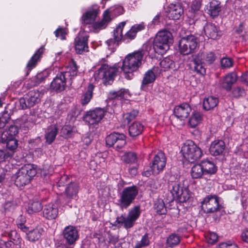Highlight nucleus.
Returning <instances> with one entry per match:
<instances>
[{
	"label": "nucleus",
	"instance_id": "1",
	"mask_svg": "<svg viewBox=\"0 0 248 248\" xmlns=\"http://www.w3.org/2000/svg\"><path fill=\"white\" fill-rule=\"evenodd\" d=\"M144 53L143 49L136 50L128 54L123 61L122 69L125 74V78L131 80L133 73L139 71L142 64Z\"/></svg>",
	"mask_w": 248,
	"mask_h": 248
},
{
	"label": "nucleus",
	"instance_id": "2",
	"mask_svg": "<svg viewBox=\"0 0 248 248\" xmlns=\"http://www.w3.org/2000/svg\"><path fill=\"white\" fill-rule=\"evenodd\" d=\"M169 189L171 196L167 199L168 203H184L190 199L191 194L188 186L184 183L175 182L170 184Z\"/></svg>",
	"mask_w": 248,
	"mask_h": 248
},
{
	"label": "nucleus",
	"instance_id": "3",
	"mask_svg": "<svg viewBox=\"0 0 248 248\" xmlns=\"http://www.w3.org/2000/svg\"><path fill=\"white\" fill-rule=\"evenodd\" d=\"M173 42L171 33L167 30L159 31L153 41V48L155 53L163 55L170 48Z\"/></svg>",
	"mask_w": 248,
	"mask_h": 248
},
{
	"label": "nucleus",
	"instance_id": "4",
	"mask_svg": "<svg viewBox=\"0 0 248 248\" xmlns=\"http://www.w3.org/2000/svg\"><path fill=\"white\" fill-rule=\"evenodd\" d=\"M36 173V169L34 165H25L15 174V184L18 187L24 186L31 183Z\"/></svg>",
	"mask_w": 248,
	"mask_h": 248
},
{
	"label": "nucleus",
	"instance_id": "5",
	"mask_svg": "<svg viewBox=\"0 0 248 248\" xmlns=\"http://www.w3.org/2000/svg\"><path fill=\"white\" fill-rule=\"evenodd\" d=\"M118 69L116 65L111 66L108 64H102L93 74L95 81L102 80L104 85H111L116 76Z\"/></svg>",
	"mask_w": 248,
	"mask_h": 248
},
{
	"label": "nucleus",
	"instance_id": "6",
	"mask_svg": "<svg viewBox=\"0 0 248 248\" xmlns=\"http://www.w3.org/2000/svg\"><path fill=\"white\" fill-rule=\"evenodd\" d=\"M182 152L185 159L191 163L198 160L203 155L201 149L191 140L185 142L182 148Z\"/></svg>",
	"mask_w": 248,
	"mask_h": 248
},
{
	"label": "nucleus",
	"instance_id": "7",
	"mask_svg": "<svg viewBox=\"0 0 248 248\" xmlns=\"http://www.w3.org/2000/svg\"><path fill=\"white\" fill-rule=\"evenodd\" d=\"M138 193L139 188L135 185L124 187L119 194L118 205L122 208H127L133 202Z\"/></svg>",
	"mask_w": 248,
	"mask_h": 248
},
{
	"label": "nucleus",
	"instance_id": "8",
	"mask_svg": "<svg viewBox=\"0 0 248 248\" xmlns=\"http://www.w3.org/2000/svg\"><path fill=\"white\" fill-rule=\"evenodd\" d=\"M202 210L206 213H213L219 211L224 212L223 207L219 203V198L215 195H207L201 202Z\"/></svg>",
	"mask_w": 248,
	"mask_h": 248
},
{
	"label": "nucleus",
	"instance_id": "9",
	"mask_svg": "<svg viewBox=\"0 0 248 248\" xmlns=\"http://www.w3.org/2000/svg\"><path fill=\"white\" fill-rule=\"evenodd\" d=\"M179 46L181 54L188 55L193 53L198 47V39L193 35L183 37L179 41Z\"/></svg>",
	"mask_w": 248,
	"mask_h": 248
},
{
	"label": "nucleus",
	"instance_id": "10",
	"mask_svg": "<svg viewBox=\"0 0 248 248\" xmlns=\"http://www.w3.org/2000/svg\"><path fill=\"white\" fill-rule=\"evenodd\" d=\"M19 125L24 130H28L31 126V123L27 118V116H23L20 119L17 120L14 124L11 125L5 132L6 134L2 135L3 137L8 138H16L19 133Z\"/></svg>",
	"mask_w": 248,
	"mask_h": 248
},
{
	"label": "nucleus",
	"instance_id": "11",
	"mask_svg": "<svg viewBox=\"0 0 248 248\" xmlns=\"http://www.w3.org/2000/svg\"><path fill=\"white\" fill-rule=\"evenodd\" d=\"M41 93L36 90L30 91L25 96L19 100L20 107L25 109L34 106L40 101Z\"/></svg>",
	"mask_w": 248,
	"mask_h": 248
},
{
	"label": "nucleus",
	"instance_id": "12",
	"mask_svg": "<svg viewBox=\"0 0 248 248\" xmlns=\"http://www.w3.org/2000/svg\"><path fill=\"white\" fill-rule=\"evenodd\" d=\"M19 220L16 222L18 228L21 229L22 231L25 232L26 239L31 242H35L38 241L41 237L44 230L41 227H36L33 229L29 230V229L25 224V220Z\"/></svg>",
	"mask_w": 248,
	"mask_h": 248
},
{
	"label": "nucleus",
	"instance_id": "13",
	"mask_svg": "<svg viewBox=\"0 0 248 248\" xmlns=\"http://www.w3.org/2000/svg\"><path fill=\"white\" fill-rule=\"evenodd\" d=\"M67 75L59 71L53 78L50 85V89L57 93L63 91L66 87L67 83L72 84V81L68 78Z\"/></svg>",
	"mask_w": 248,
	"mask_h": 248
},
{
	"label": "nucleus",
	"instance_id": "14",
	"mask_svg": "<svg viewBox=\"0 0 248 248\" xmlns=\"http://www.w3.org/2000/svg\"><path fill=\"white\" fill-rule=\"evenodd\" d=\"M126 136L123 133L113 132L106 137V143L119 151L126 144Z\"/></svg>",
	"mask_w": 248,
	"mask_h": 248
},
{
	"label": "nucleus",
	"instance_id": "15",
	"mask_svg": "<svg viewBox=\"0 0 248 248\" xmlns=\"http://www.w3.org/2000/svg\"><path fill=\"white\" fill-rule=\"evenodd\" d=\"M106 112L105 108H96L87 111L83 117V120L89 125L97 124L102 120Z\"/></svg>",
	"mask_w": 248,
	"mask_h": 248
},
{
	"label": "nucleus",
	"instance_id": "16",
	"mask_svg": "<svg viewBox=\"0 0 248 248\" xmlns=\"http://www.w3.org/2000/svg\"><path fill=\"white\" fill-rule=\"evenodd\" d=\"M89 36L85 32L79 33L75 38L74 47L76 53L82 54L89 52L88 39Z\"/></svg>",
	"mask_w": 248,
	"mask_h": 248
},
{
	"label": "nucleus",
	"instance_id": "17",
	"mask_svg": "<svg viewBox=\"0 0 248 248\" xmlns=\"http://www.w3.org/2000/svg\"><path fill=\"white\" fill-rule=\"evenodd\" d=\"M166 12L170 19H180L184 15L183 4L180 1H174L167 6Z\"/></svg>",
	"mask_w": 248,
	"mask_h": 248
},
{
	"label": "nucleus",
	"instance_id": "18",
	"mask_svg": "<svg viewBox=\"0 0 248 248\" xmlns=\"http://www.w3.org/2000/svg\"><path fill=\"white\" fill-rule=\"evenodd\" d=\"M100 12V6L98 5L93 4L90 6L81 16L82 23L85 25L93 23L95 21Z\"/></svg>",
	"mask_w": 248,
	"mask_h": 248
},
{
	"label": "nucleus",
	"instance_id": "19",
	"mask_svg": "<svg viewBox=\"0 0 248 248\" xmlns=\"http://www.w3.org/2000/svg\"><path fill=\"white\" fill-rule=\"evenodd\" d=\"M167 158L165 154L161 151H159L154 156L152 163L154 171L155 173L159 174L162 172L166 165Z\"/></svg>",
	"mask_w": 248,
	"mask_h": 248
},
{
	"label": "nucleus",
	"instance_id": "20",
	"mask_svg": "<svg viewBox=\"0 0 248 248\" xmlns=\"http://www.w3.org/2000/svg\"><path fill=\"white\" fill-rule=\"evenodd\" d=\"M190 65L191 68L197 74L202 76L206 74V69L202 62V54L200 52L192 55Z\"/></svg>",
	"mask_w": 248,
	"mask_h": 248
},
{
	"label": "nucleus",
	"instance_id": "21",
	"mask_svg": "<svg viewBox=\"0 0 248 248\" xmlns=\"http://www.w3.org/2000/svg\"><path fill=\"white\" fill-rule=\"evenodd\" d=\"M44 51L45 47L44 46H42L37 49V50L31 58L25 69L26 76H28L31 71L36 67L37 65V63L40 61Z\"/></svg>",
	"mask_w": 248,
	"mask_h": 248
},
{
	"label": "nucleus",
	"instance_id": "22",
	"mask_svg": "<svg viewBox=\"0 0 248 248\" xmlns=\"http://www.w3.org/2000/svg\"><path fill=\"white\" fill-rule=\"evenodd\" d=\"M191 108L187 103H183L176 106L173 109V114L180 121H184L189 115Z\"/></svg>",
	"mask_w": 248,
	"mask_h": 248
},
{
	"label": "nucleus",
	"instance_id": "23",
	"mask_svg": "<svg viewBox=\"0 0 248 248\" xmlns=\"http://www.w3.org/2000/svg\"><path fill=\"white\" fill-rule=\"evenodd\" d=\"M226 149V144L221 140H215L213 141L209 147V152L212 156H220L224 155Z\"/></svg>",
	"mask_w": 248,
	"mask_h": 248
},
{
	"label": "nucleus",
	"instance_id": "24",
	"mask_svg": "<svg viewBox=\"0 0 248 248\" xmlns=\"http://www.w3.org/2000/svg\"><path fill=\"white\" fill-rule=\"evenodd\" d=\"M145 26L144 22L134 25L124 35L123 41L125 43H129L134 40L137 36V33L145 30Z\"/></svg>",
	"mask_w": 248,
	"mask_h": 248
},
{
	"label": "nucleus",
	"instance_id": "25",
	"mask_svg": "<svg viewBox=\"0 0 248 248\" xmlns=\"http://www.w3.org/2000/svg\"><path fill=\"white\" fill-rule=\"evenodd\" d=\"M63 235L68 245L74 244L78 238V231L73 226L65 227L63 232Z\"/></svg>",
	"mask_w": 248,
	"mask_h": 248
},
{
	"label": "nucleus",
	"instance_id": "26",
	"mask_svg": "<svg viewBox=\"0 0 248 248\" xmlns=\"http://www.w3.org/2000/svg\"><path fill=\"white\" fill-rule=\"evenodd\" d=\"M237 76L235 72H232L227 74L223 77L220 82L221 87L227 92L232 90V85L236 82Z\"/></svg>",
	"mask_w": 248,
	"mask_h": 248
},
{
	"label": "nucleus",
	"instance_id": "27",
	"mask_svg": "<svg viewBox=\"0 0 248 248\" xmlns=\"http://www.w3.org/2000/svg\"><path fill=\"white\" fill-rule=\"evenodd\" d=\"M205 35L209 39L214 40L218 39L220 35L219 34V28L212 23H206L203 27Z\"/></svg>",
	"mask_w": 248,
	"mask_h": 248
},
{
	"label": "nucleus",
	"instance_id": "28",
	"mask_svg": "<svg viewBox=\"0 0 248 248\" xmlns=\"http://www.w3.org/2000/svg\"><path fill=\"white\" fill-rule=\"evenodd\" d=\"M220 2L217 0H212L206 5V11L211 17L214 18L218 16L221 10Z\"/></svg>",
	"mask_w": 248,
	"mask_h": 248
},
{
	"label": "nucleus",
	"instance_id": "29",
	"mask_svg": "<svg viewBox=\"0 0 248 248\" xmlns=\"http://www.w3.org/2000/svg\"><path fill=\"white\" fill-rule=\"evenodd\" d=\"M155 68L147 70L144 74L140 85V89L147 91L149 84L153 83L156 79L154 72Z\"/></svg>",
	"mask_w": 248,
	"mask_h": 248
},
{
	"label": "nucleus",
	"instance_id": "30",
	"mask_svg": "<svg viewBox=\"0 0 248 248\" xmlns=\"http://www.w3.org/2000/svg\"><path fill=\"white\" fill-rule=\"evenodd\" d=\"M124 12V10L123 6L119 5H115L106 9L104 12L103 15L108 18H109V21H111L112 19L123 14Z\"/></svg>",
	"mask_w": 248,
	"mask_h": 248
},
{
	"label": "nucleus",
	"instance_id": "31",
	"mask_svg": "<svg viewBox=\"0 0 248 248\" xmlns=\"http://www.w3.org/2000/svg\"><path fill=\"white\" fill-rule=\"evenodd\" d=\"M144 129V126L140 122L135 121L129 125L128 127V134L133 139L142 134Z\"/></svg>",
	"mask_w": 248,
	"mask_h": 248
},
{
	"label": "nucleus",
	"instance_id": "32",
	"mask_svg": "<svg viewBox=\"0 0 248 248\" xmlns=\"http://www.w3.org/2000/svg\"><path fill=\"white\" fill-rule=\"evenodd\" d=\"M137 218H112L110 223L114 226L120 227L124 226L126 228L133 226Z\"/></svg>",
	"mask_w": 248,
	"mask_h": 248
},
{
	"label": "nucleus",
	"instance_id": "33",
	"mask_svg": "<svg viewBox=\"0 0 248 248\" xmlns=\"http://www.w3.org/2000/svg\"><path fill=\"white\" fill-rule=\"evenodd\" d=\"M200 164L202 168L205 175H213L216 173L217 170V167L211 160L206 159L202 160Z\"/></svg>",
	"mask_w": 248,
	"mask_h": 248
},
{
	"label": "nucleus",
	"instance_id": "34",
	"mask_svg": "<svg viewBox=\"0 0 248 248\" xmlns=\"http://www.w3.org/2000/svg\"><path fill=\"white\" fill-rule=\"evenodd\" d=\"M130 96L129 91L128 89L122 88L118 91H110L108 94L109 100H121L126 98Z\"/></svg>",
	"mask_w": 248,
	"mask_h": 248
},
{
	"label": "nucleus",
	"instance_id": "35",
	"mask_svg": "<svg viewBox=\"0 0 248 248\" xmlns=\"http://www.w3.org/2000/svg\"><path fill=\"white\" fill-rule=\"evenodd\" d=\"M79 189V185L76 182L68 184L64 190V194L68 199H76L78 197Z\"/></svg>",
	"mask_w": 248,
	"mask_h": 248
},
{
	"label": "nucleus",
	"instance_id": "36",
	"mask_svg": "<svg viewBox=\"0 0 248 248\" xmlns=\"http://www.w3.org/2000/svg\"><path fill=\"white\" fill-rule=\"evenodd\" d=\"M78 69V66L77 65L76 62L73 59H72L66 67V70L61 71V72L65 75H67L68 76V78L72 81L73 78L77 76Z\"/></svg>",
	"mask_w": 248,
	"mask_h": 248
},
{
	"label": "nucleus",
	"instance_id": "37",
	"mask_svg": "<svg viewBox=\"0 0 248 248\" xmlns=\"http://www.w3.org/2000/svg\"><path fill=\"white\" fill-rule=\"evenodd\" d=\"M95 86L92 83H89L85 91L82 94L80 103L83 106H86L89 104L93 97V92L94 90Z\"/></svg>",
	"mask_w": 248,
	"mask_h": 248
},
{
	"label": "nucleus",
	"instance_id": "38",
	"mask_svg": "<svg viewBox=\"0 0 248 248\" xmlns=\"http://www.w3.org/2000/svg\"><path fill=\"white\" fill-rule=\"evenodd\" d=\"M58 133V128L56 124H51L47 128L45 134L46 142L48 144H52L55 140Z\"/></svg>",
	"mask_w": 248,
	"mask_h": 248
},
{
	"label": "nucleus",
	"instance_id": "39",
	"mask_svg": "<svg viewBox=\"0 0 248 248\" xmlns=\"http://www.w3.org/2000/svg\"><path fill=\"white\" fill-rule=\"evenodd\" d=\"M2 143L6 144L7 150L9 152H12V155H14L16 150L18 147V141L16 138H8L2 137L1 139Z\"/></svg>",
	"mask_w": 248,
	"mask_h": 248
},
{
	"label": "nucleus",
	"instance_id": "40",
	"mask_svg": "<svg viewBox=\"0 0 248 248\" xmlns=\"http://www.w3.org/2000/svg\"><path fill=\"white\" fill-rule=\"evenodd\" d=\"M218 103L217 97L209 96L205 98L203 101V108L205 110H209L215 108Z\"/></svg>",
	"mask_w": 248,
	"mask_h": 248
},
{
	"label": "nucleus",
	"instance_id": "41",
	"mask_svg": "<svg viewBox=\"0 0 248 248\" xmlns=\"http://www.w3.org/2000/svg\"><path fill=\"white\" fill-rule=\"evenodd\" d=\"M190 173L193 179H201L205 175L200 163L195 164L192 167Z\"/></svg>",
	"mask_w": 248,
	"mask_h": 248
},
{
	"label": "nucleus",
	"instance_id": "42",
	"mask_svg": "<svg viewBox=\"0 0 248 248\" xmlns=\"http://www.w3.org/2000/svg\"><path fill=\"white\" fill-rule=\"evenodd\" d=\"M110 22L109 19L103 14V18L101 21L93 22V28L94 31L98 32L100 31L105 29Z\"/></svg>",
	"mask_w": 248,
	"mask_h": 248
},
{
	"label": "nucleus",
	"instance_id": "43",
	"mask_svg": "<svg viewBox=\"0 0 248 248\" xmlns=\"http://www.w3.org/2000/svg\"><path fill=\"white\" fill-rule=\"evenodd\" d=\"M202 119L201 113L200 112L194 111L189 119L188 124L191 127L195 128L201 123Z\"/></svg>",
	"mask_w": 248,
	"mask_h": 248
},
{
	"label": "nucleus",
	"instance_id": "44",
	"mask_svg": "<svg viewBox=\"0 0 248 248\" xmlns=\"http://www.w3.org/2000/svg\"><path fill=\"white\" fill-rule=\"evenodd\" d=\"M125 24V21L120 22L113 31V37L120 42L122 40L123 41L124 36L123 35V31Z\"/></svg>",
	"mask_w": 248,
	"mask_h": 248
},
{
	"label": "nucleus",
	"instance_id": "45",
	"mask_svg": "<svg viewBox=\"0 0 248 248\" xmlns=\"http://www.w3.org/2000/svg\"><path fill=\"white\" fill-rule=\"evenodd\" d=\"M124 162L126 164H137L138 158L137 155L134 152H128L125 153L123 156Z\"/></svg>",
	"mask_w": 248,
	"mask_h": 248
},
{
	"label": "nucleus",
	"instance_id": "46",
	"mask_svg": "<svg viewBox=\"0 0 248 248\" xmlns=\"http://www.w3.org/2000/svg\"><path fill=\"white\" fill-rule=\"evenodd\" d=\"M202 54V60L207 64L210 65L214 63L217 58L215 53L213 51H209Z\"/></svg>",
	"mask_w": 248,
	"mask_h": 248
},
{
	"label": "nucleus",
	"instance_id": "47",
	"mask_svg": "<svg viewBox=\"0 0 248 248\" xmlns=\"http://www.w3.org/2000/svg\"><path fill=\"white\" fill-rule=\"evenodd\" d=\"M42 209V205L40 202L38 201L33 202L30 205L27 209L29 214L31 215L33 213L37 212Z\"/></svg>",
	"mask_w": 248,
	"mask_h": 248
},
{
	"label": "nucleus",
	"instance_id": "48",
	"mask_svg": "<svg viewBox=\"0 0 248 248\" xmlns=\"http://www.w3.org/2000/svg\"><path fill=\"white\" fill-rule=\"evenodd\" d=\"M58 210L56 208L48 207L45 208L43 211L44 217H57Z\"/></svg>",
	"mask_w": 248,
	"mask_h": 248
},
{
	"label": "nucleus",
	"instance_id": "49",
	"mask_svg": "<svg viewBox=\"0 0 248 248\" xmlns=\"http://www.w3.org/2000/svg\"><path fill=\"white\" fill-rule=\"evenodd\" d=\"M13 155L12 152L7 149H0V162L9 161Z\"/></svg>",
	"mask_w": 248,
	"mask_h": 248
},
{
	"label": "nucleus",
	"instance_id": "50",
	"mask_svg": "<svg viewBox=\"0 0 248 248\" xmlns=\"http://www.w3.org/2000/svg\"><path fill=\"white\" fill-rule=\"evenodd\" d=\"M73 132V127L70 124H65L61 129L62 136L65 139L70 138Z\"/></svg>",
	"mask_w": 248,
	"mask_h": 248
},
{
	"label": "nucleus",
	"instance_id": "51",
	"mask_svg": "<svg viewBox=\"0 0 248 248\" xmlns=\"http://www.w3.org/2000/svg\"><path fill=\"white\" fill-rule=\"evenodd\" d=\"M150 244V239L147 233L142 236L140 241H138L134 248H142L148 246Z\"/></svg>",
	"mask_w": 248,
	"mask_h": 248
},
{
	"label": "nucleus",
	"instance_id": "52",
	"mask_svg": "<svg viewBox=\"0 0 248 248\" xmlns=\"http://www.w3.org/2000/svg\"><path fill=\"white\" fill-rule=\"evenodd\" d=\"M160 65L165 69L173 68L175 67V63L170 58L166 57L160 62Z\"/></svg>",
	"mask_w": 248,
	"mask_h": 248
},
{
	"label": "nucleus",
	"instance_id": "53",
	"mask_svg": "<svg viewBox=\"0 0 248 248\" xmlns=\"http://www.w3.org/2000/svg\"><path fill=\"white\" fill-rule=\"evenodd\" d=\"M11 119V116L8 111L3 112L0 116V129L3 128L8 123Z\"/></svg>",
	"mask_w": 248,
	"mask_h": 248
},
{
	"label": "nucleus",
	"instance_id": "54",
	"mask_svg": "<svg viewBox=\"0 0 248 248\" xmlns=\"http://www.w3.org/2000/svg\"><path fill=\"white\" fill-rule=\"evenodd\" d=\"M180 241V236L176 234H171L167 239V244L170 247L178 245Z\"/></svg>",
	"mask_w": 248,
	"mask_h": 248
},
{
	"label": "nucleus",
	"instance_id": "55",
	"mask_svg": "<svg viewBox=\"0 0 248 248\" xmlns=\"http://www.w3.org/2000/svg\"><path fill=\"white\" fill-rule=\"evenodd\" d=\"M232 96L236 98L243 97L246 94L245 90L241 86H236L232 90Z\"/></svg>",
	"mask_w": 248,
	"mask_h": 248
},
{
	"label": "nucleus",
	"instance_id": "56",
	"mask_svg": "<svg viewBox=\"0 0 248 248\" xmlns=\"http://www.w3.org/2000/svg\"><path fill=\"white\" fill-rule=\"evenodd\" d=\"M141 174L143 176L146 177H150L152 174L154 175L158 174V173H155L154 171V168L152 167V165L151 163L150 164V166H145L144 167Z\"/></svg>",
	"mask_w": 248,
	"mask_h": 248
},
{
	"label": "nucleus",
	"instance_id": "57",
	"mask_svg": "<svg viewBox=\"0 0 248 248\" xmlns=\"http://www.w3.org/2000/svg\"><path fill=\"white\" fill-rule=\"evenodd\" d=\"M220 63L223 68H229L232 66L233 61L232 58L223 57L220 60Z\"/></svg>",
	"mask_w": 248,
	"mask_h": 248
},
{
	"label": "nucleus",
	"instance_id": "58",
	"mask_svg": "<svg viewBox=\"0 0 248 248\" xmlns=\"http://www.w3.org/2000/svg\"><path fill=\"white\" fill-rule=\"evenodd\" d=\"M202 5V0H194L192 1L190 8L192 12L196 13L199 11Z\"/></svg>",
	"mask_w": 248,
	"mask_h": 248
},
{
	"label": "nucleus",
	"instance_id": "59",
	"mask_svg": "<svg viewBox=\"0 0 248 248\" xmlns=\"http://www.w3.org/2000/svg\"><path fill=\"white\" fill-rule=\"evenodd\" d=\"M140 213V206H135L129 210L127 217H139Z\"/></svg>",
	"mask_w": 248,
	"mask_h": 248
},
{
	"label": "nucleus",
	"instance_id": "60",
	"mask_svg": "<svg viewBox=\"0 0 248 248\" xmlns=\"http://www.w3.org/2000/svg\"><path fill=\"white\" fill-rule=\"evenodd\" d=\"M205 237L208 243L210 244H213L216 242L218 238L216 233L211 232H209L206 234Z\"/></svg>",
	"mask_w": 248,
	"mask_h": 248
},
{
	"label": "nucleus",
	"instance_id": "61",
	"mask_svg": "<svg viewBox=\"0 0 248 248\" xmlns=\"http://www.w3.org/2000/svg\"><path fill=\"white\" fill-rule=\"evenodd\" d=\"M93 140V136L91 133H87L85 134L82 139V141L83 144L86 146H88L92 142Z\"/></svg>",
	"mask_w": 248,
	"mask_h": 248
},
{
	"label": "nucleus",
	"instance_id": "62",
	"mask_svg": "<svg viewBox=\"0 0 248 248\" xmlns=\"http://www.w3.org/2000/svg\"><path fill=\"white\" fill-rule=\"evenodd\" d=\"M119 42V41L115 39V38L113 37L112 38L108 39L106 41V44L109 47V49H113L115 47L118 46Z\"/></svg>",
	"mask_w": 248,
	"mask_h": 248
},
{
	"label": "nucleus",
	"instance_id": "63",
	"mask_svg": "<svg viewBox=\"0 0 248 248\" xmlns=\"http://www.w3.org/2000/svg\"><path fill=\"white\" fill-rule=\"evenodd\" d=\"M134 119L128 113L124 114L122 119V122L124 126L127 125Z\"/></svg>",
	"mask_w": 248,
	"mask_h": 248
},
{
	"label": "nucleus",
	"instance_id": "64",
	"mask_svg": "<svg viewBox=\"0 0 248 248\" xmlns=\"http://www.w3.org/2000/svg\"><path fill=\"white\" fill-rule=\"evenodd\" d=\"M217 248H239L238 246L233 243H222L217 246Z\"/></svg>",
	"mask_w": 248,
	"mask_h": 248
}]
</instances>
